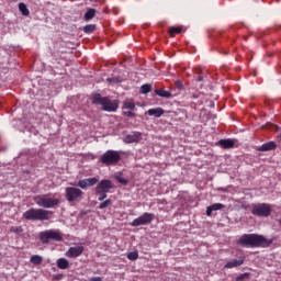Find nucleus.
I'll return each mask as SVG.
<instances>
[{"label":"nucleus","mask_w":281,"mask_h":281,"mask_svg":"<svg viewBox=\"0 0 281 281\" xmlns=\"http://www.w3.org/2000/svg\"><path fill=\"white\" fill-rule=\"evenodd\" d=\"M106 80H108V82H117V79H115V78H108Z\"/></svg>","instance_id":"38"},{"label":"nucleus","mask_w":281,"mask_h":281,"mask_svg":"<svg viewBox=\"0 0 281 281\" xmlns=\"http://www.w3.org/2000/svg\"><path fill=\"white\" fill-rule=\"evenodd\" d=\"M34 202L40 207H45L46 210H49L52 207H56V205H60V200H58L56 198H49L48 194L35 196Z\"/></svg>","instance_id":"6"},{"label":"nucleus","mask_w":281,"mask_h":281,"mask_svg":"<svg viewBox=\"0 0 281 281\" xmlns=\"http://www.w3.org/2000/svg\"><path fill=\"white\" fill-rule=\"evenodd\" d=\"M113 188V181L109 179H103L97 184L94 192H105L109 194V192H111Z\"/></svg>","instance_id":"10"},{"label":"nucleus","mask_w":281,"mask_h":281,"mask_svg":"<svg viewBox=\"0 0 281 281\" xmlns=\"http://www.w3.org/2000/svg\"><path fill=\"white\" fill-rule=\"evenodd\" d=\"M127 258L130 260H137V258H139V252L137 250L132 251V252L127 254Z\"/></svg>","instance_id":"33"},{"label":"nucleus","mask_w":281,"mask_h":281,"mask_svg":"<svg viewBox=\"0 0 281 281\" xmlns=\"http://www.w3.org/2000/svg\"><path fill=\"white\" fill-rule=\"evenodd\" d=\"M276 148H278V144H276L273 140H270L257 147V150L258 153H269V150H276Z\"/></svg>","instance_id":"14"},{"label":"nucleus","mask_w":281,"mask_h":281,"mask_svg":"<svg viewBox=\"0 0 281 281\" xmlns=\"http://www.w3.org/2000/svg\"><path fill=\"white\" fill-rule=\"evenodd\" d=\"M83 252H85V247H82V246L70 247L66 251V257L67 258H79V256H82Z\"/></svg>","instance_id":"11"},{"label":"nucleus","mask_w":281,"mask_h":281,"mask_svg":"<svg viewBox=\"0 0 281 281\" xmlns=\"http://www.w3.org/2000/svg\"><path fill=\"white\" fill-rule=\"evenodd\" d=\"M49 214H54V212L32 207L23 213V218L25 221H49Z\"/></svg>","instance_id":"3"},{"label":"nucleus","mask_w":281,"mask_h":281,"mask_svg":"<svg viewBox=\"0 0 281 281\" xmlns=\"http://www.w3.org/2000/svg\"><path fill=\"white\" fill-rule=\"evenodd\" d=\"M171 38H175L177 36V34H181L182 29L180 26H171L168 30Z\"/></svg>","instance_id":"23"},{"label":"nucleus","mask_w":281,"mask_h":281,"mask_svg":"<svg viewBox=\"0 0 281 281\" xmlns=\"http://www.w3.org/2000/svg\"><path fill=\"white\" fill-rule=\"evenodd\" d=\"M89 281H102L101 277H92Z\"/></svg>","instance_id":"37"},{"label":"nucleus","mask_w":281,"mask_h":281,"mask_svg":"<svg viewBox=\"0 0 281 281\" xmlns=\"http://www.w3.org/2000/svg\"><path fill=\"white\" fill-rule=\"evenodd\" d=\"M85 34H93L95 32V24H88L83 27Z\"/></svg>","instance_id":"27"},{"label":"nucleus","mask_w":281,"mask_h":281,"mask_svg":"<svg viewBox=\"0 0 281 281\" xmlns=\"http://www.w3.org/2000/svg\"><path fill=\"white\" fill-rule=\"evenodd\" d=\"M132 227H139L142 225H146L144 224V220L142 218V216L135 218L132 223H131Z\"/></svg>","instance_id":"29"},{"label":"nucleus","mask_w":281,"mask_h":281,"mask_svg":"<svg viewBox=\"0 0 281 281\" xmlns=\"http://www.w3.org/2000/svg\"><path fill=\"white\" fill-rule=\"evenodd\" d=\"M40 240L43 245H49V241L63 243V233L60 231L47 229L40 233Z\"/></svg>","instance_id":"5"},{"label":"nucleus","mask_w":281,"mask_h":281,"mask_svg":"<svg viewBox=\"0 0 281 281\" xmlns=\"http://www.w3.org/2000/svg\"><path fill=\"white\" fill-rule=\"evenodd\" d=\"M92 104H100L102 111H106L108 113H115L120 109V101L111 100L109 97H102V94H94Z\"/></svg>","instance_id":"2"},{"label":"nucleus","mask_w":281,"mask_h":281,"mask_svg":"<svg viewBox=\"0 0 281 281\" xmlns=\"http://www.w3.org/2000/svg\"><path fill=\"white\" fill-rule=\"evenodd\" d=\"M140 218H143L145 225H150V223L155 221V214L146 212L140 215Z\"/></svg>","instance_id":"20"},{"label":"nucleus","mask_w":281,"mask_h":281,"mask_svg":"<svg viewBox=\"0 0 281 281\" xmlns=\"http://www.w3.org/2000/svg\"><path fill=\"white\" fill-rule=\"evenodd\" d=\"M155 94L159 98H166L167 100H170V98H172V92L164 88L156 89Z\"/></svg>","instance_id":"18"},{"label":"nucleus","mask_w":281,"mask_h":281,"mask_svg":"<svg viewBox=\"0 0 281 281\" xmlns=\"http://www.w3.org/2000/svg\"><path fill=\"white\" fill-rule=\"evenodd\" d=\"M225 209L224 204L222 203H214L206 207V216H212L213 212H217V210Z\"/></svg>","instance_id":"17"},{"label":"nucleus","mask_w":281,"mask_h":281,"mask_svg":"<svg viewBox=\"0 0 281 281\" xmlns=\"http://www.w3.org/2000/svg\"><path fill=\"white\" fill-rule=\"evenodd\" d=\"M58 269H69V261L65 258H59L57 260Z\"/></svg>","instance_id":"24"},{"label":"nucleus","mask_w":281,"mask_h":281,"mask_svg":"<svg viewBox=\"0 0 281 281\" xmlns=\"http://www.w3.org/2000/svg\"><path fill=\"white\" fill-rule=\"evenodd\" d=\"M110 205H113V201H111V199H108L99 205V210H106V207H110Z\"/></svg>","instance_id":"31"},{"label":"nucleus","mask_w":281,"mask_h":281,"mask_svg":"<svg viewBox=\"0 0 281 281\" xmlns=\"http://www.w3.org/2000/svg\"><path fill=\"white\" fill-rule=\"evenodd\" d=\"M165 111L162 108H154V109H149L147 111V114H149L150 116L154 117H161V115H164Z\"/></svg>","instance_id":"19"},{"label":"nucleus","mask_w":281,"mask_h":281,"mask_svg":"<svg viewBox=\"0 0 281 281\" xmlns=\"http://www.w3.org/2000/svg\"><path fill=\"white\" fill-rule=\"evenodd\" d=\"M175 87L177 88L178 91H183V89H184L183 82H181V80H177L175 82Z\"/></svg>","instance_id":"35"},{"label":"nucleus","mask_w":281,"mask_h":281,"mask_svg":"<svg viewBox=\"0 0 281 281\" xmlns=\"http://www.w3.org/2000/svg\"><path fill=\"white\" fill-rule=\"evenodd\" d=\"M271 212H273V210L271 209V204H267V203L252 204V210H251L252 216H258L259 218H269V216H271Z\"/></svg>","instance_id":"7"},{"label":"nucleus","mask_w":281,"mask_h":281,"mask_svg":"<svg viewBox=\"0 0 281 281\" xmlns=\"http://www.w3.org/2000/svg\"><path fill=\"white\" fill-rule=\"evenodd\" d=\"M103 166H117L122 161V151L109 149L100 157Z\"/></svg>","instance_id":"4"},{"label":"nucleus","mask_w":281,"mask_h":281,"mask_svg":"<svg viewBox=\"0 0 281 281\" xmlns=\"http://www.w3.org/2000/svg\"><path fill=\"white\" fill-rule=\"evenodd\" d=\"M97 11L93 8H90L87 10V12L83 15L85 21H91L92 19H95Z\"/></svg>","instance_id":"22"},{"label":"nucleus","mask_w":281,"mask_h":281,"mask_svg":"<svg viewBox=\"0 0 281 281\" xmlns=\"http://www.w3.org/2000/svg\"><path fill=\"white\" fill-rule=\"evenodd\" d=\"M98 183V178H86L83 180L78 181V187L82 190H87V188H91Z\"/></svg>","instance_id":"12"},{"label":"nucleus","mask_w":281,"mask_h":281,"mask_svg":"<svg viewBox=\"0 0 281 281\" xmlns=\"http://www.w3.org/2000/svg\"><path fill=\"white\" fill-rule=\"evenodd\" d=\"M82 190L75 187H67L65 190V198L68 203H74V201H80L82 199Z\"/></svg>","instance_id":"8"},{"label":"nucleus","mask_w":281,"mask_h":281,"mask_svg":"<svg viewBox=\"0 0 281 281\" xmlns=\"http://www.w3.org/2000/svg\"><path fill=\"white\" fill-rule=\"evenodd\" d=\"M140 140H142V133L139 132H134L133 134H128L123 139L125 144H135Z\"/></svg>","instance_id":"13"},{"label":"nucleus","mask_w":281,"mask_h":281,"mask_svg":"<svg viewBox=\"0 0 281 281\" xmlns=\"http://www.w3.org/2000/svg\"><path fill=\"white\" fill-rule=\"evenodd\" d=\"M116 181L119 183H122V186H128V180H126L125 178H122L120 176L116 177Z\"/></svg>","instance_id":"36"},{"label":"nucleus","mask_w":281,"mask_h":281,"mask_svg":"<svg viewBox=\"0 0 281 281\" xmlns=\"http://www.w3.org/2000/svg\"><path fill=\"white\" fill-rule=\"evenodd\" d=\"M273 240L267 239L262 235L245 234L238 240L237 245L240 247H270Z\"/></svg>","instance_id":"1"},{"label":"nucleus","mask_w":281,"mask_h":281,"mask_svg":"<svg viewBox=\"0 0 281 281\" xmlns=\"http://www.w3.org/2000/svg\"><path fill=\"white\" fill-rule=\"evenodd\" d=\"M249 276H251L249 272L241 273L236 278V281H247L249 280Z\"/></svg>","instance_id":"32"},{"label":"nucleus","mask_w":281,"mask_h":281,"mask_svg":"<svg viewBox=\"0 0 281 281\" xmlns=\"http://www.w3.org/2000/svg\"><path fill=\"white\" fill-rule=\"evenodd\" d=\"M243 265H245V257H238V259H234L232 261L226 262V265L224 266V269H234Z\"/></svg>","instance_id":"15"},{"label":"nucleus","mask_w":281,"mask_h":281,"mask_svg":"<svg viewBox=\"0 0 281 281\" xmlns=\"http://www.w3.org/2000/svg\"><path fill=\"white\" fill-rule=\"evenodd\" d=\"M235 144L236 143L233 139H229V138L220 139L217 142V146H220L221 148H224L225 150H227L229 148H234Z\"/></svg>","instance_id":"16"},{"label":"nucleus","mask_w":281,"mask_h":281,"mask_svg":"<svg viewBox=\"0 0 281 281\" xmlns=\"http://www.w3.org/2000/svg\"><path fill=\"white\" fill-rule=\"evenodd\" d=\"M151 90L153 86H150V83H145L140 87V93H143L144 95H146V93H150Z\"/></svg>","instance_id":"26"},{"label":"nucleus","mask_w":281,"mask_h":281,"mask_svg":"<svg viewBox=\"0 0 281 281\" xmlns=\"http://www.w3.org/2000/svg\"><path fill=\"white\" fill-rule=\"evenodd\" d=\"M196 82H203V76H198Z\"/></svg>","instance_id":"39"},{"label":"nucleus","mask_w":281,"mask_h":281,"mask_svg":"<svg viewBox=\"0 0 281 281\" xmlns=\"http://www.w3.org/2000/svg\"><path fill=\"white\" fill-rule=\"evenodd\" d=\"M140 218H143L145 225H150V223L155 221V214L146 212L140 215Z\"/></svg>","instance_id":"21"},{"label":"nucleus","mask_w":281,"mask_h":281,"mask_svg":"<svg viewBox=\"0 0 281 281\" xmlns=\"http://www.w3.org/2000/svg\"><path fill=\"white\" fill-rule=\"evenodd\" d=\"M95 194L98 195V201H104V199H106V194L105 192H100V191H95Z\"/></svg>","instance_id":"34"},{"label":"nucleus","mask_w":281,"mask_h":281,"mask_svg":"<svg viewBox=\"0 0 281 281\" xmlns=\"http://www.w3.org/2000/svg\"><path fill=\"white\" fill-rule=\"evenodd\" d=\"M279 224H280V226H281V218L279 220Z\"/></svg>","instance_id":"40"},{"label":"nucleus","mask_w":281,"mask_h":281,"mask_svg":"<svg viewBox=\"0 0 281 281\" xmlns=\"http://www.w3.org/2000/svg\"><path fill=\"white\" fill-rule=\"evenodd\" d=\"M19 10L23 16H30V9H27V5H25V3H19Z\"/></svg>","instance_id":"25"},{"label":"nucleus","mask_w":281,"mask_h":281,"mask_svg":"<svg viewBox=\"0 0 281 281\" xmlns=\"http://www.w3.org/2000/svg\"><path fill=\"white\" fill-rule=\"evenodd\" d=\"M9 232L11 234H16L18 236H21V233L23 232V226H11Z\"/></svg>","instance_id":"28"},{"label":"nucleus","mask_w":281,"mask_h":281,"mask_svg":"<svg viewBox=\"0 0 281 281\" xmlns=\"http://www.w3.org/2000/svg\"><path fill=\"white\" fill-rule=\"evenodd\" d=\"M122 110V115L125 117H135V101H133V99L123 101Z\"/></svg>","instance_id":"9"},{"label":"nucleus","mask_w":281,"mask_h":281,"mask_svg":"<svg viewBox=\"0 0 281 281\" xmlns=\"http://www.w3.org/2000/svg\"><path fill=\"white\" fill-rule=\"evenodd\" d=\"M43 262V257L38 255H34L31 257V263L32 265H41Z\"/></svg>","instance_id":"30"}]
</instances>
